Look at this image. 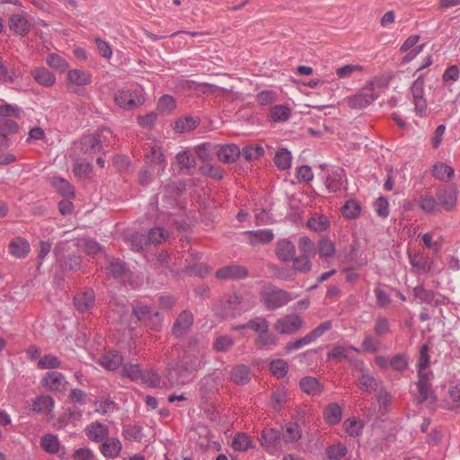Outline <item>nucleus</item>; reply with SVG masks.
Wrapping results in <instances>:
<instances>
[{"label":"nucleus","instance_id":"f257e3e1","mask_svg":"<svg viewBox=\"0 0 460 460\" xmlns=\"http://www.w3.org/2000/svg\"><path fill=\"white\" fill-rule=\"evenodd\" d=\"M178 353V349H172L167 362V379L172 386L183 385L190 382L193 373L201 365V361L195 355L188 352H184L176 362H172L171 359Z\"/></svg>","mask_w":460,"mask_h":460},{"label":"nucleus","instance_id":"f03ea898","mask_svg":"<svg viewBox=\"0 0 460 460\" xmlns=\"http://www.w3.org/2000/svg\"><path fill=\"white\" fill-rule=\"evenodd\" d=\"M293 296L288 291L271 284H265L260 291V301L266 309L274 311L288 305Z\"/></svg>","mask_w":460,"mask_h":460},{"label":"nucleus","instance_id":"7ed1b4c3","mask_svg":"<svg viewBox=\"0 0 460 460\" xmlns=\"http://www.w3.org/2000/svg\"><path fill=\"white\" fill-rule=\"evenodd\" d=\"M144 89L139 85L119 90L114 94V102L123 110H134L145 102Z\"/></svg>","mask_w":460,"mask_h":460},{"label":"nucleus","instance_id":"20e7f679","mask_svg":"<svg viewBox=\"0 0 460 460\" xmlns=\"http://www.w3.org/2000/svg\"><path fill=\"white\" fill-rule=\"evenodd\" d=\"M380 85L370 81L359 93L348 99V104L352 109L366 108L380 96Z\"/></svg>","mask_w":460,"mask_h":460},{"label":"nucleus","instance_id":"39448f33","mask_svg":"<svg viewBox=\"0 0 460 460\" xmlns=\"http://www.w3.org/2000/svg\"><path fill=\"white\" fill-rule=\"evenodd\" d=\"M380 85L370 81L359 93L348 99V104L352 109L366 108L380 96Z\"/></svg>","mask_w":460,"mask_h":460},{"label":"nucleus","instance_id":"423d86ee","mask_svg":"<svg viewBox=\"0 0 460 460\" xmlns=\"http://www.w3.org/2000/svg\"><path fill=\"white\" fill-rule=\"evenodd\" d=\"M132 313L138 321L144 323L152 330H160L163 323V315L159 312H153L148 305L142 302H136L133 305Z\"/></svg>","mask_w":460,"mask_h":460},{"label":"nucleus","instance_id":"0eeeda50","mask_svg":"<svg viewBox=\"0 0 460 460\" xmlns=\"http://www.w3.org/2000/svg\"><path fill=\"white\" fill-rule=\"evenodd\" d=\"M92 83V75L82 69H70L66 73V91L78 93L81 88Z\"/></svg>","mask_w":460,"mask_h":460},{"label":"nucleus","instance_id":"6e6552de","mask_svg":"<svg viewBox=\"0 0 460 460\" xmlns=\"http://www.w3.org/2000/svg\"><path fill=\"white\" fill-rule=\"evenodd\" d=\"M304 326L303 319L296 314H287L274 323L275 331L279 334H294Z\"/></svg>","mask_w":460,"mask_h":460},{"label":"nucleus","instance_id":"1a4fd4ad","mask_svg":"<svg viewBox=\"0 0 460 460\" xmlns=\"http://www.w3.org/2000/svg\"><path fill=\"white\" fill-rule=\"evenodd\" d=\"M193 323V314L189 310H183L178 314L172 324V334L177 339L182 338L190 332Z\"/></svg>","mask_w":460,"mask_h":460},{"label":"nucleus","instance_id":"9d476101","mask_svg":"<svg viewBox=\"0 0 460 460\" xmlns=\"http://www.w3.org/2000/svg\"><path fill=\"white\" fill-rule=\"evenodd\" d=\"M411 93L415 112L420 117L424 116L427 111V101L424 98V79L421 75L412 83Z\"/></svg>","mask_w":460,"mask_h":460},{"label":"nucleus","instance_id":"9b49d317","mask_svg":"<svg viewBox=\"0 0 460 460\" xmlns=\"http://www.w3.org/2000/svg\"><path fill=\"white\" fill-rule=\"evenodd\" d=\"M418 376L419 380L417 383V387L420 393V399L418 400V403L429 400H430L431 402H434L436 400V396L434 395V393L431 390L430 385L432 373L420 371Z\"/></svg>","mask_w":460,"mask_h":460},{"label":"nucleus","instance_id":"f8f14e48","mask_svg":"<svg viewBox=\"0 0 460 460\" xmlns=\"http://www.w3.org/2000/svg\"><path fill=\"white\" fill-rule=\"evenodd\" d=\"M66 384L65 376L57 371L47 372L41 379V385L50 392H62Z\"/></svg>","mask_w":460,"mask_h":460},{"label":"nucleus","instance_id":"ddd939ff","mask_svg":"<svg viewBox=\"0 0 460 460\" xmlns=\"http://www.w3.org/2000/svg\"><path fill=\"white\" fill-rule=\"evenodd\" d=\"M247 275V269L237 264L228 265L216 271V277L220 279H242L246 278Z\"/></svg>","mask_w":460,"mask_h":460},{"label":"nucleus","instance_id":"4468645a","mask_svg":"<svg viewBox=\"0 0 460 460\" xmlns=\"http://www.w3.org/2000/svg\"><path fill=\"white\" fill-rule=\"evenodd\" d=\"M437 199L446 210H451L456 204L457 190L453 186L446 187L439 190L437 193Z\"/></svg>","mask_w":460,"mask_h":460},{"label":"nucleus","instance_id":"2eb2a0df","mask_svg":"<svg viewBox=\"0 0 460 460\" xmlns=\"http://www.w3.org/2000/svg\"><path fill=\"white\" fill-rule=\"evenodd\" d=\"M243 234L248 237V242L252 246L269 243L274 238V234L270 229L245 231Z\"/></svg>","mask_w":460,"mask_h":460},{"label":"nucleus","instance_id":"dca6fc26","mask_svg":"<svg viewBox=\"0 0 460 460\" xmlns=\"http://www.w3.org/2000/svg\"><path fill=\"white\" fill-rule=\"evenodd\" d=\"M81 150L84 155H95L102 150L101 138L95 134L84 135L80 140Z\"/></svg>","mask_w":460,"mask_h":460},{"label":"nucleus","instance_id":"f3484780","mask_svg":"<svg viewBox=\"0 0 460 460\" xmlns=\"http://www.w3.org/2000/svg\"><path fill=\"white\" fill-rule=\"evenodd\" d=\"M87 438L93 442H102L109 437V428L105 424L95 421L85 429Z\"/></svg>","mask_w":460,"mask_h":460},{"label":"nucleus","instance_id":"a211bd4d","mask_svg":"<svg viewBox=\"0 0 460 460\" xmlns=\"http://www.w3.org/2000/svg\"><path fill=\"white\" fill-rule=\"evenodd\" d=\"M379 381L366 369L360 370V375L358 377V386L365 393H373L377 390Z\"/></svg>","mask_w":460,"mask_h":460},{"label":"nucleus","instance_id":"6ab92c4d","mask_svg":"<svg viewBox=\"0 0 460 460\" xmlns=\"http://www.w3.org/2000/svg\"><path fill=\"white\" fill-rule=\"evenodd\" d=\"M122 448L121 442L117 438L107 437L102 441L100 450L107 458H115L119 456Z\"/></svg>","mask_w":460,"mask_h":460},{"label":"nucleus","instance_id":"aec40b11","mask_svg":"<svg viewBox=\"0 0 460 460\" xmlns=\"http://www.w3.org/2000/svg\"><path fill=\"white\" fill-rule=\"evenodd\" d=\"M54 406L55 401L49 395H40L31 400V411L37 413L49 414Z\"/></svg>","mask_w":460,"mask_h":460},{"label":"nucleus","instance_id":"412c9836","mask_svg":"<svg viewBox=\"0 0 460 460\" xmlns=\"http://www.w3.org/2000/svg\"><path fill=\"white\" fill-rule=\"evenodd\" d=\"M276 254L282 261H290L294 259L296 254L295 244L287 239L279 240L276 247Z\"/></svg>","mask_w":460,"mask_h":460},{"label":"nucleus","instance_id":"4be33fe9","mask_svg":"<svg viewBox=\"0 0 460 460\" xmlns=\"http://www.w3.org/2000/svg\"><path fill=\"white\" fill-rule=\"evenodd\" d=\"M95 301L94 292L92 289L77 294L74 298L75 306L82 313L88 311L93 306Z\"/></svg>","mask_w":460,"mask_h":460},{"label":"nucleus","instance_id":"5701e85b","mask_svg":"<svg viewBox=\"0 0 460 460\" xmlns=\"http://www.w3.org/2000/svg\"><path fill=\"white\" fill-rule=\"evenodd\" d=\"M31 76L40 85L50 87L56 83V75L45 67H36L31 71Z\"/></svg>","mask_w":460,"mask_h":460},{"label":"nucleus","instance_id":"b1692460","mask_svg":"<svg viewBox=\"0 0 460 460\" xmlns=\"http://www.w3.org/2000/svg\"><path fill=\"white\" fill-rule=\"evenodd\" d=\"M123 361V358L119 351L111 350L103 354L99 358V363L107 370H115L117 369Z\"/></svg>","mask_w":460,"mask_h":460},{"label":"nucleus","instance_id":"393cba45","mask_svg":"<svg viewBox=\"0 0 460 460\" xmlns=\"http://www.w3.org/2000/svg\"><path fill=\"white\" fill-rule=\"evenodd\" d=\"M343 170L335 169L328 172L325 179V187L330 192H336L341 190L343 183Z\"/></svg>","mask_w":460,"mask_h":460},{"label":"nucleus","instance_id":"a878e982","mask_svg":"<svg viewBox=\"0 0 460 460\" xmlns=\"http://www.w3.org/2000/svg\"><path fill=\"white\" fill-rule=\"evenodd\" d=\"M280 441V433L274 429H266L261 434V445L269 452H271Z\"/></svg>","mask_w":460,"mask_h":460},{"label":"nucleus","instance_id":"bb28decb","mask_svg":"<svg viewBox=\"0 0 460 460\" xmlns=\"http://www.w3.org/2000/svg\"><path fill=\"white\" fill-rule=\"evenodd\" d=\"M300 388L307 394L315 396L322 394L323 386L319 380L314 376H305L299 382Z\"/></svg>","mask_w":460,"mask_h":460},{"label":"nucleus","instance_id":"cd10ccee","mask_svg":"<svg viewBox=\"0 0 460 460\" xmlns=\"http://www.w3.org/2000/svg\"><path fill=\"white\" fill-rule=\"evenodd\" d=\"M240 155L239 147L234 144L224 145L217 151V158L225 164L234 162Z\"/></svg>","mask_w":460,"mask_h":460},{"label":"nucleus","instance_id":"c85d7f7f","mask_svg":"<svg viewBox=\"0 0 460 460\" xmlns=\"http://www.w3.org/2000/svg\"><path fill=\"white\" fill-rule=\"evenodd\" d=\"M9 27L14 33L24 36L30 31L31 24L23 16L13 14L10 17Z\"/></svg>","mask_w":460,"mask_h":460},{"label":"nucleus","instance_id":"c756f323","mask_svg":"<svg viewBox=\"0 0 460 460\" xmlns=\"http://www.w3.org/2000/svg\"><path fill=\"white\" fill-rule=\"evenodd\" d=\"M9 252L17 258L25 257L30 252L29 243L21 237L13 239L9 244Z\"/></svg>","mask_w":460,"mask_h":460},{"label":"nucleus","instance_id":"7c9ffc66","mask_svg":"<svg viewBox=\"0 0 460 460\" xmlns=\"http://www.w3.org/2000/svg\"><path fill=\"white\" fill-rule=\"evenodd\" d=\"M252 377L251 369L245 365H238L231 371V379L237 385H245Z\"/></svg>","mask_w":460,"mask_h":460},{"label":"nucleus","instance_id":"2f4dec72","mask_svg":"<svg viewBox=\"0 0 460 460\" xmlns=\"http://www.w3.org/2000/svg\"><path fill=\"white\" fill-rule=\"evenodd\" d=\"M307 226L314 232H323L329 228L330 221L323 214L314 213L308 219Z\"/></svg>","mask_w":460,"mask_h":460},{"label":"nucleus","instance_id":"473e14b6","mask_svg":"<svg viewBox=\"0 0 460 460\" xmlns=\"http://www.w3.org/2000/svg\"><path fill=\"white\" fill-rule=\"evenodd\" d=\"M361 206L354 199H348L341 208V214L347 219H356L360 216Z\"/></svg>","mask_w":460,"mask_h":460},{"label":"nucleus","instance_id":"72a5a7b5","mask_svg":"<svg viewBox=\"0 0 460 460\" xmlns=\"http://www.w3.org/2000/svg\"><path fill=\"white\" fill-rule=\"evenodd\" d=\"M298 249L300 256L314 258L317 253V248L314 243L308 236H302L298 241Z\"/></svg>","mask_w":460,"mask_h":460},{"label":"nucleus","instance_id":"f704fd0d","mask_svg":"<svg viewBox=\"0 0 460 460\" xmlns=\"http://www.w3.org/2000/svg\"><path fill=\"white\" fill-rule=\"evenodd\" d=\"M46 63L49 66L60 73H64L69 68L68 62L63 57L56 53L49 54L46 58Z\"/></svg>","mask_w":460,"mask_h":460},{"label":"nucleus","instance_id":"c9c22d12","mask_svg":"<svg viewBox=\"0 0 460 460\" xmlns=\"http://www.w3.org/2000/svg\"><path fill=\"white\" fill-rule=\"evenodd\" d=\"M302 438V431L297 423H288L283 430L282 438L286 442L294 443Z\"/></svg>","mask_w":460,"mask_h":460},{"label":"nucleus","instance_id":"e433bc0d","mask_svg":"<svg viewBox=\"0 0 460 460\" xmlns=\"http://www.w3.org/2000/svg\"><path fill=\"white\" fill-rule=\"evenodd\" d=\"M432 173L437 179L447 181L454 177L455 171L451 166L444 163H438L434 164Z\"/></svg>","mask_w":460,"mask_h":460},{"label":"nucleus","instance_id":"4c0bfd02","mask_svg":"<svg viewBox=\"0 0 460 460\" xmlns=\"http://www.w3.org/2000/svg\"><path fill=\"white\" fill-rule=\"evenodd\" d=\"M341 408L337 403L329 404L323 411L325 421L331 425L339 423L341 419Z\"/></svg>","mask_w":460,"mask_h":460},{"label":"nucleus","instance_id":"58836bf2","mask_svg":"<svg viewBox=\"0 0 460 460\" xmlns=\"http://www.w3.org/2000/svg\"><path fill=\"white\" fill-rule=\"evenodd\" d=\"M52 185L64 197L73 198L75 196L74 187L66 180L60 177L52 178Z\"/></svg>","mask_w":460,"mask_h":460},{"label":"nucleus","instance_id":"ea45409f","mask_svg":"<svg viewBox=\"0 0 460 460\" xmlns=\"http://www.w3.org/2000/svg\"><path fill=\"white\" fill-rule=\"evenodd\" d=\"M292 155L291 153L286 149L281 148L275 154L274 163L275 165L280 170H287L291 166Z\"/></svg>","mask_w":460,"mask_h":460},{"label":"nucleus","instance_id":"a19ab883","mask_svg":"<svg viewBox=\"0 0 460 460\" xmlns=\"http://www.w3.org/2000/svg\"><path fill=\"white\" fill-rule=\"evenodd\" d=\"M278 338L274 333L264 332L255 339V345L263 349H271L277 345Z\"/></svg>","mask_w":460,"mask_h":460},{"label":"nucleus","instance_id":"79ce46f5","mask_svg":"<svg viewBox=\"0 0 460 460\" xmlns=\"http://www.w3.org/2000/svg\"><path fill=\"white\" fill-rule=\"evenodd\" d=\"M243 327H247L253 332L262 334L267 332L270 328V323L263 316L255 317L247 322V323L243 324Z\"/></svg>","mask_w":460,"mask_h":460},{"label":"nucleus","instance_id":"37998d69","mask_svg":"<svg viewBox=\"0 0 460 460\" xmlns=\"http://www.w3.org/2000/svg\"><path fill=\"white\" fill-rule=\"evenodd\" d=\"M349 351H356L358 352V349L353 346H341V345H336L332 348V349L327 354V358L329 359L333 358L337 360H342L349 358Z\"/></svg>","mask_w":460,"mask_h":460},{"label":"nucleus","instance_id":"c03bdc74","mask_svg":"<svg viewBox=\"0 0 460 460\" xmlns=\"http://www.w3.org/2000/svg\"><path fill=\"white\" fill-rule=\"evenodd\" d=\"M19 125L13 119L0 118V136L7 138L8 135L18 131Z\"/></svg>","mask_w":460,"mask_h":460},{"label":"nucleus","instance_id":"a18cd8bd","mask_svg":"<svg viewBox=\"0 0 460 460\" xmlns=\"http://www.w3.org/2000/svg\"><path fill=\"white\" fill-rule=\"evenodd\" d=\"M232 447L237 451H246L252 447V438L244 433H238L232 441Z\"/></svg>","mask_w":460,"mask_h":460},{"label":"nucleus","instance_id":"49530a36","mask_svg":"<svg viewBox=\"0 0 460 460\" xmlns=\"http://www.w3.org/2000/svg\"><path fill=\"white\" fill-rule=\"evenodd\" d=\"M241 155L246 161L257 160L264 155V149L260 145L247 146L243 148Z\"/></svg>","mask_w":460,"mask_h":460},{"label":"nucleus","instance_id":"de8ad7c7","mask_svg":"<svg viewBox=\"0 0 460 460\" xmlns=\"http://www.w3.org/2000/svg\"><path fill=\"white\" fill-rule=\"evenodd\" d=\"M316 248L320 257L324 259L332 257L335 252L334 243L327 238H322Z\"/></svg>","mask_w":460,"mask_h":460},{"label":"nucleus","instance_id":"09e8293b","mask_svg":"<svg viewBox=\"0 0 460 460\" xmlns=\"http://www.w3.org/2000/svg\"><path fill=\"white\" fill-rule=\"evenodd\" d=\"M40 369H55L61 367L60 360L53 354L44 355L37 363Z\"/></svg>","mask_w":460,"mask_h":460},{"label":"nucleus","instance_id":"8fccbe9b","mask_svg":"<svg viewBox=\"0 0 460 460\" xmlns=\"http://www.w3.org/2000/svg\"><path fill=\"white\" fill-rule=\"evenodd\" d=\"M122 376L133 381L145 378L139 366L137 364H125L122 367Z\"/></svg>","mask_w":460,"mask_h":460},{"label":"nucleus","instance_id":"3c124183","mask_svg":"<svg viewBox=\"0 0 460 460\" xmlns=\"http://www.w3.org/2000/svg\"><path fill=\"white\" fill-rule=\"evenodd\" d=\"M287 401L288 394L283 388L276 389L271 394V405L275 411H280Z\"/></svg>","mask_w":460,"mask_h":460},{"label":"nucleus","instance_id":"603ef678","mask_svg":"<svg viewBox=\"0 0 460 460\" xmlns=\"http://www.w3.org/2000/svg\"><path fill=\"white\" fill-rule=\"evenodd\" d=\"M420 208L427 213L438 211L439 204L436 199L430 195L421 196L418 201Z\"/></svg>","mask_w":460,"mask_h":460},{"label":"nucleus","instance_id":"864d4df0","mask_svg":"<svg viewBox=\"0 0 460 460\" xmlns=\"http://www.w3.org/2000/svg\"><path fill=\"white\" fill-rule=\"evenodd\" d=\"M288 370V365L283 359H274L270 363V371L278 378L284 377Z\"/></svg>","mask_w":460,"mask_h":460},{"label":"nucleus","instance_id":"5fc2aeb1","mask_svg":"<svg viewBox=\"0 0 460 460\" xmlns=\"http://www.w3.org/2000/svg\"><path fill=\"white\" fill-rule=\"evenodd\" d=\"M40 445L48 453L50 454H55L59 449V441L58 438L51 434L42 437L40 439Z\"/></svg>","mask_w":460,"mask_h":460},{"label":"nucleus","instance_id":"6e6d98bb","mask_svg":"<svg viewBox=\"0 0 460 460\" xmlns=\"http://www.w3.org/2000/svg\"><path fill=\"white\" fill-rule=\"evenodd\" d=\"M199 121L192 117H186L175 122V130L179 133L190 131L198 127Z\"/></svg>","mask_w":460,"mask_h":460},{"label":"nucleus","instance_id":"4d7b16f0","mask_svg":"<svg viewBox=\"0 0 460 460\" xmlns=\"http://www.w3.org/2000/svg\"><path fill=\"white\" fill-rule=\"evenodd\" d=\"M216 147L211 143H202L195 147V153L202 161H208L212 159Z\"/></svg>","mask_w":460,"mask_h":460},{"label":"nucleus","instance_id":"13d9d810","mask_svg":"<svg viewBox=\"0 0 460 460\" xmlns=\"http://www.w3.org/2000/svg\"><path fill=\"white\" fill-rule=\"evenodd\" d=\"M290 110L285 105H276L270 110V118L274 122L288 120Z\"/></svg>","mask_w":460,"mask_h":460},{"label":"nucleus","instance_id":"bf43d9fd","mask_svg":"<svg viewBox=\"0 0 460 460\" xmlns=\"http://www.w3.org/2000/svg\"><path fill=\"white\" fill-rule=\"evenodd\" d=\"M168 236V232L162 227H155L149 230L147 240L151 244H160Z\"/></svg>","mask_w":460,"mask_h":460},{"label":"nucleus","instance_id":"052dcab7","mask_svg":"<svg viewBox=\"0 0 460 460\" xmlns=\"http://www.w3.org/2000/svg\"><path fill=\"white\" fill-rule=\"evenodd\" d=\"M293 261V269L296 271L301 273H308L312 270V262L311 258L305 256H297L294 257Z\"/></svg>","mask_w":460,"mask_h":460},{"label":"nucleus","instance_id":"680f3d73","mask_svg":"<svg viewBox=\"0 0 460 460\" xmlns=\"http://www.w3.org/2000/svg\"><path fill=\"white\" fill-rule=\"evenodd\" d=\"M199 171L203 175L210 177L214 180L219 181L224 178V170L219 166L208 164L201 166Z\"/></svg>","mask_w":460,"mask_h":460},{"label":"nucleus","instance_id":"e2e57ef3","mask_svg":"<svg viewBox=\"0 0 460 460\" xmlns=\"http://www.w3.org/2000/svg\"><path fill=\"white\" fill-rule=\"evenodd\" d=\"M326 453L330 460H341L346 456L347 447L339 442L329 447Z\"/></svg>","mask_w":460,"mask_h":460},{"label":"nucleus","instance_id":"0e129e2a","mask_svg":"<svg viewBox=\"0 0 460 460\" xmlns=\"http://www.w3.org/2000/svg\"><path fill=\"white\" fill-rule=\"evenodd\" d=\"M362 349L367 353H375L381 349V342L370 334L365 336L362 341Z\"/></svg>","mask_w":460,"mask_h":460},{"label":"nucleus","instance_id":"69168bd1","mask_svg":"<svg viewBox=\"0 0 460 460\" xmlns=\"http://www.w3.org/2000/svg\"><path fill=\"white\" fill-rule=\"evenodd\" d=\"M176 160L182 169H190L195 165V159L190 151H182L177 154Z\"/></svg>","mask_w":460,"mask_h":460},{"label":"nucleus","instance_id":"338daca9","mask_svg":"<svg viewBox=\"0 0 460 460\" xmlns=\"http://www.w3.org/2000/svg\"><path fill=\"white\" fill-rule=\"evenodd\" d=\"M21 116V109L17 105H0V118L18 119Z\"/></svg>","mask_w":460,"mask_h":460},{"label":"nucleus","instance_id":"774afa93","mask_svg":"<svg viewBox=\"0 0 460 460\" xmlns=\"http://www.w3.org/2000/svg\"><path fill=\"white\" fill-rule=\"evenodd\" d=\"M412 292L414 297L421 303L430 304L434 299V292L425 289L422 286L415 287Z\"/></svg>","mask_w":460,"mask_h":460}]
</instances>
